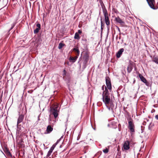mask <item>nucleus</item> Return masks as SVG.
<instances>
[{"label": "nucleus", "mask_w": 158, "mask_h": 158, "mask_svg": "<svg viewBox=\"0 0 158 158\" xmlns=\"http://www.w3.org/2000/svg\"><path fill=\"white\" fill-rule=\"evenodd\" d=\"M155 118L157 119H158V114L155 116Z\"/></svg>", "instance_id": "nucleus-27"}, {"label": "nucleus", "mask_w": 158, "mask_h": 158, "mask_svg": "<svg viewBox=\"0 0 158 158\" xmlns=\"http://www.w3.org/2000/svg\"><path fill=\"white\" fill-rule=\"evenodd\" d=\"M109 151V149L107 148H106L105 149H104L103 150V152L105 153H106L108 152Z\"/></svg>", "instance_id": "nucleus-19"}, {"label": "nucleus", "mask_w": 158, "mask_h": 158, "mask_svg": "<svg viewBox=\"0 0 158 158\" xmlns=\"http://www.w3.org/2000/svg\"><path fill=\"white\" fill-rule=\"evenodd\" d=\"M73 50L76 51L77 53V56H78L80 53V51L79 49L77 48H74L73 49Z\"/></svg>", "instance_id": "nucleus-17"}, {"label": "nucleus", "mask_w": 158, "mask_h": 158, "mask_svg": "<svg viewBox=\"0 0 158 158\" xmlns=\"http://www.w3.org/2000/svg\"><path fill=\"white\" fill-rule=\"evenodd\" d=\"M106 88L107 89L105 85H103L102 87V89L103 91L105 90H106Z\"/></svg>", "instance_id": "nucleus-22"}, {"label": "nucleus", "mask_w": 158, "mask_h": 158, "mask_svg": "<svg viewBox=\"0 0 158 158\" xmlns=\"http://www.w3.org/2000/svg\"><path fill=\"white\" fill-rule=\"evenodd\" d=\"M139 75L141 81L147 85V82L146 79L140 74H139Z\"/></svg>", "instance_id": "nucleus-9"}, {"label": "nucleus", "mask_w": 158, "mask_h": 158, "mask_svg": "<svg viewBox=\"0 0 158 158\" xmlns=\"http://www.w3.org/2000/svg\"><path fill=\"white\" fill-rule=\"evenodd\" d=\"M106 107H107V108L108 109V110H110V107H109V106H108V105H107V106H106Z\"/></svg>", "instance_id": "nucleus-26"}, {"label": "nucleus", "mask_w": 158, "mask_h": 158, "mask_svg": "<svg viewBox=\"0 0 158 158\" xmlns=\"http://www.w3.org/2000/svg\"><path fill=\"white\" fill-rule=\"evenodd\" d=\"M77 56H76L74 57H70L69 60L70 62H72L73 63L77 59Z\"/></svg>", "instance_id": "nucleus-12"}, {"label": "nucleus", "mask_w": 158, "mask_h": 158, "mask_svg": "<svg viewBox=\"0 0 158 158\" xmlns=\"http://www.w3.org/2000/svg\"><path fill=\"white\" fill-rule=\"evenodd\" d=\"M106 83L107 88L109 90H111L112 88L111 83L109 78H106Z\"/></svg>", "instance_id": "nucleus-8"}, {"label": "nucleus", "mask_w": 158, "mask_h": 158, "mask_svg": "<svg viewBox=\"0 0 158 158\" xmlns=\"http://www.w3.org/2000/svg\"><path fill=\"white\" fill-rule=\"evenodd\" d=\"M15 23H13V24L12 26V27H11V28H10V30L12 29L13 28V27H14V26H15Z\"/></svg>", "instance_id": "nucleus-24"}, {"label": "nucleus", "mask_w": 158, "mask_h": 158, "mask_svg": "<svg viewBox=\"0 0 158 158\" xmlns=\"http://www.w3.org/2000/svg\"><path fill=\"white\" fill-rule=\"evenodd\" d=\"M60 140V139H59L58 140H57V142L54 144L52 146V147L51 148H50V149L48 152V154H47V156H50L52 153V152L53 150L55 148L56 145L59 142V141Z\"/></svg>", "instance_id": "nucleus-4"}, {"label": "nucleus", "mask_w": 158, "mask_h": 158, "mask_svg": "<svg viewBox=\"0 0 158 158\" xmlns=\"http://www.w3.org/2000/svg\"><path fill=\"white\" fill-rule=\"evenodd\" d=\"M58 107L57 105H55L54 108H51L50 110L51 114L53 115L55 118H56L58 115L59 111L57 110Z\"/></svg>", "instance_id": "nucleus-2"}, {"label": "nucleus", "mask_w": 158, "mask_h": 158, "mask_svg": "<svg viewBox=\"0 0 158 158\" xmlns=\"http://www.w3.org/2000/svg\"><path fill=\"white\" fill-rule=\"evenodd\" d=\"M129 148V142L127 141H125L123 144L122 149H124L125 150H128Z\"/></svg>", "instance_id": "nucleus-5"}, {"label": "nucleus", "mask_w": 158, "mask_h": 158, "mask_svg": "<svg viewBox=\"0 0 158 158\" xmlns=\"http://www.w3.org/2000/svg\"><path fill=\"white\" fill-rule=\"evenodd\" d=\"M40 29H38V28H36L35 29L34 31V32L35 33H37L39 31V30H40Z\"/></svg>", "instance_id": "nucleus-21"}, {"label": "nucleus", "mask_w": 158, "mask_h": 158, "mask_svg": "<svg viewBox=\"0 0 158 158\" xmlns=\"http://www.w3.org/2000/svg\"><path fill=\"white\" fill-rule=\"evenodd\" d=\"M74 38L76 39L79 40L80 39V37L78 33H76L75 34Z\"/></svg>", "instance_id": "nucleus-16"}, {"label": "nucleus", "mask_w": 158, "mask_h": 158, "mask_svg": "<svg viewBox=\"0 0 158 158\" xmlns=\"http://www.w3.org/2000/svg\"><path fill=\"white\" fill-rule=\"evenodd\" d=\"M116 21L120 24H123L124 22L119 17H118L115 18Z\"/></svg>", "instance_id": "nucleus-13"}, {"label": "nucleus", "mask_w": 158, "mask_h": 158, "mask_svg": "<svg viewBox=\"0 0 158 158\" xmlns=\"http://www.w3.org/2000/svg\"><path fill=\"white\" fill-rule=\"evenodd\" d=\"M36 26L37 27V28H38V29H40V25L38 23L36 25Z\"/></svg>", "instance_id": "nucleus-23"}, {"label": "nucleus", "mask_w": 158, "mask_h": 158, "mask_svg": "<svg viewBox=\"0 0 158 158\" xmlns=\"http://www.w3.org/2000/svg\"><path fill=\"white\" fill-rule=\"evenodd\" d=\"M148 5L150 7L153 9H155L154 4H155L154 0H147Z\"/></svg>", "instance_id": "nucleus-7"}, {"label": "nucleus", "mask_w": 158, "mask_h": 158, "mask_svg": "<svg viewBox=\"0 0 158 158\" xmlns=\"http://www.w3.org/2000/svg\"><path fill=\"white\" fill-rule=\"evenodd\" d=\"M63 46H64V44H62V43H60L59 44L58 48L59 49H60L63 47Z\"/></svg>", "instance_id": "nucleus-20"}, {"label": "nucleus", "mask_w": 158, "mask_h": 158, "mask_svg": "<svg viewBox=\"0 0 158 158\" xmlns=\"http://www.w3.org/2000/svg\"><path fill=\"white\" fill-rule=\"evenodd\" d=\"M103 13L105 17V20L107 25L108 26L110 24V21L108 16V13L106 10H103Z\"/></svg>", "instance_id": "nucleus-3"}, {"label": "nucleus", "mask_w": 158, "mask_h": 158, "mask_svg": "<svg viewBox=\"0 0 158 158\" xmlns=\"http://www.w3.org/2000/svg\"><path fill=\"white\" fill-rule=\"evenodd\" d=\"M24 117L23 115H20L19 116L17 121V125L18 126L20 123L23 121Z\"/></svg>", "instance_id": "nucleus-10"}, {"label": "nucleus", "mask_w": 158, "mask_h": 158, "mask_svg": "<svg viewBox=\"0 0 158 158\" xmlns=\"http://www.w3.org/2000/svg\"><path fill=\"white\" fill-rule=\"evenodd\" d=\"M81 32H82V31L81 30H78V33H78L81 34Z\"/></svg>", "instance_id": "nucleus-25"}, {"label": "nucleus", "mask_w": 158, "mask_h": 158, "mask_svg": "<svg viewBox=\"0 0 158 158\" xmlns=\"http://www.w3.org/2000/svg\"><path fill=\"white\" fill-rule=\"evenodd\" d=\"M132 68H132V64H130L128 65V66L127 67V68L128 72L129 73H130L131 72V71Z\"/></svg>", "instance_id": "nucleus-15"}, {"label": "nucleus", "mask_w": 158, "mask_h": 158, "mask_svg": "<svg viewBox=\"0 0 158 158\" xmlns=\"http://www.w3.org/2000/svg\"><path fill=\"white\" fill-rule=\"evenodd\" d=\"M124 49L123 48H121L118 52V53L117 54V57L118 58H119L121 55L122 54V53L124 51Z\"/></svg>", "instance_id": "nucleus-11"}, {"label": "nucleus", "mask_w": 158, "mask_h": 158, "mask_svg": "<svg viewBox=\"0 0 158 158\" xmlns=\"http://www.w3.org/2000/svg\"><path fill=\"white\" fill-rule=\"evenodd\" d=\"M128 127L131 132L134 131V125L133 122L131 121H129L128 122Z\"/></svg>", "instance_id": "nucleus-6"}, {"label": "nucleus", "mask_w": 158, "mask_h": 158, "mask_svg": "<svg viewBox=\"0 0 158 158\" xmlns=\"http://www.w3.org/2000/svg\"><path fill=\"white\" fill-rule=\"evenodd\" d=\"M152 61L158 64V58L156 57H154L152 60Z\"/></svg>", "instance_id": "nucleus-18"}, {"label": "nucleus", "mask_w": 158, "mask_h": 158, "mask_svg": "<svg viewBox=\"0 0 158 158\" xmlns=\"http://www.w3.org/2000/svg\"><path fill=\"white\" fill-rule=\"evenodd\" d=\"M103 101L106 106L109 104L110 102V99L108 90L106 88V90L103 92L102 94Z\"/></svg>", "instance_id": "nucleus-1"}, {"label": "nucleus", "mask_w": 158, "mask_h": 158, "mask_svg": "<svg viewBox=\"0 0 158 158\" xmlns=\"http://www.w3.org/2000/svg\"><path fill=\"white\" fill-rule=\"evenodd\" d=\"M53 130V128L50 126L48 125L46 131L48 133H49L51 132Z\"/></svg>", "instance_id": "nucleus-14"}]
</instances>
